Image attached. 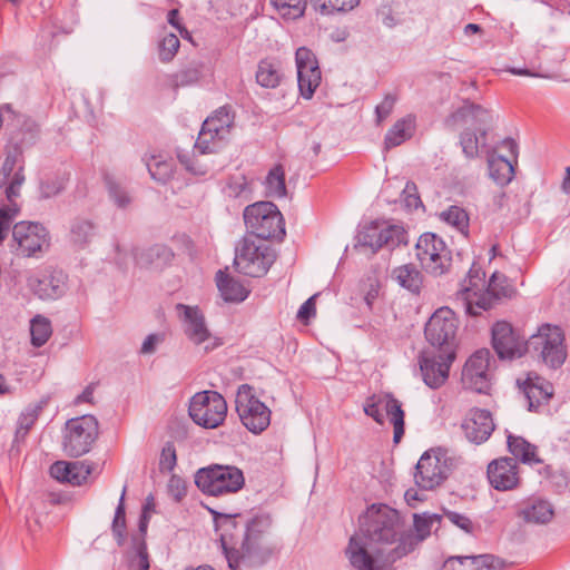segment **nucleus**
<instances>
[{"label":"nucleus","mask_w":570,"mask_h":570,"mask_svg":"<svg viewBox=\"0 0 570 570\" xmlns=\"http://www.w3.org/2000/svg\"><path fill=\"white\" fill-rule=\"evenodd\" d=\"M415 546L414 534L405 530L399 512L373 503L360 517L358 531L350 538L345 553L356 570H392Z\"/></svg>","instance_id":"obj_1"},{"label":"nucleus","mask_w":570,"mask_h":570,"mask_svg":"<svg viewBox=\"0 0 570 570\" xmlns=\"http://www.w3.org/2000/svg\"><path fill=\"white\" fill-rule=\"evenodd\" d=\"M495 119L492 110L464 100L463 105L451 112L444 120L449 129L464 127L460 135V145L465 157H479L480 150L487 146L488 132Z\"/></svg>","instance_id":"obj_2"},{"label":"nucleus","mask_w":570,"mask_h":570,"mask_svg":"<svg viewBox=\"0 0 570 570\" xmlns=\"http://www.w3.org/2000/svg\"><path fill=\"white\" fill-rule=\"evenodd\" d=\"M214 522L217 530H220L222 548L232 570L252 569L265 564L274 558L279 551L274 547L266 544L264 541H257L239 548L230 546L235 541L234 533H228L229 528H236V521L228 514L218 513L212 510Z\"/></svg>","instance_id":"obj_3"},{"label":"nucleus","mask_w":570,"mask_h":570,"mask_svg":"<svg viewBox=\"0 0 570 570\" xmlns=\"http://www.w3.org/2000/svg\"><path fill=\"white\" fill-rule=\"evenodd\" d=\"M243 218L246 235H254V238L262 242L282 239L285 234L283 214L272 202L261 200L246 206Z\"/></svg>","instance_id":"obj_4"},{"label":"nucleus","mask_w":570,"mask_h":570,"mask_svg":"<svg viewBox=\"0 0 570 570\" xmlns=\"http://www.w3.org/2000/svg\"><path fill=\"white\" fill-rule=\"evenodd\" d=\"M276 255L271 246L254 235H244L235 247L234 265L240 274L250 277L264 276L273 263Z\"/></svg>","instance_id":"obj_5"},{"label":"nucleus","mask_w":570,"mask_h":570,"mask_svg":"<svg viewBox=\"0 0 570 570\" xmlns=\"http://www.w3.org/2000/svg\"><path fill=\"white\" fill-rule=\"evenodd\" d=\"M195 484L205 494L220 497L240 491L245 476L235 465L212 464L196 472Z\"/></svg>","instance_id":"obj_6"},{"label":"nucleus","mask_w":570,"mask_h":570,"mask_svg":"<svg viewBox=\"0 0 570 570\" xmlns=\"http://www.w3.org/2000/svg\"><path fill=\"white\" fill-rule=\"evenodd\" d=\"M528 352L534 353L548 367L559 368L567 360L564 334L558 326L543 324L528 340Z\"/></svg>","instance_id":"obj_7"},{"label":"nucleus","mask_w":570,"mask_h":570,"mask_svg":"<svg viewBox=\"0 0 570 570\" xmlns=\"http://www.w3.org/2000/svg\"><path fill=\"white\" fill-rule=\"evenodd\" d=\"M99 435V424L94 415L70 419L62 432V448L71 458L88 453Z\"/></svg>","instance_id":"obj_8"},{"label":"nucleus","mask_w":570,"mask_h":570,"mask_svg":"<svg viewBox=\"0 0 570 570\" xmlns=\"http://www.w3.org/2000/svg\"><path fill=\"white\" fill-rule=\"evenodd\" d=\"M513 292L508 278L495 272L483 292H475L473 287L465 289L462 294V305L466 314L479 316L492 308L501 298L511 297Z\"/></svg>","instance_id":"obj_9"},{"label":"nucleus","mask_w":570,"mask_h":570,"mask_svg":"<svg viewBox=\"0 0 570 570\" xmlns=\"http://www.w3.org/2000/svg\"><path fill=\"white\" fill-rule=\"evenodd\" d=\"M235 407L242 424L253 434H261L271 423V410L248 384H242L236 393Z\"/></svg>","instance_id":"obj_10"},{"label":"nucleus","mask_w":570,"mask_h":570,"mask_svg":"<svg viewBox=\"0 0 570 570\" xmlns=\"http://www.w3.org/2000/svg\"><path fill=\"white\" fill-rule=\"evenodd\" d=\"M402 244H407V233L402 226L371 222L358 230L355 246L376 253L383 247L393 250Z\"/></svg>","instance_id":"obj_11"},{"label":"nucleus","mask_w":570,"mask_h":570,"mask_svg":"<svg viewBox=\"0 0 570 570\" xmlns=\"http://www.w3.org/2000/svg\"><path fill=\"white\" fill-rule=\"evenodd\" d=\"M234 119L235 115L229 106L217 109L204 121L195 148L202 154L216 153L229 135Z\"/></svg>","instance_id":"obj_12"},{"label":"nucleus","mask_w":570,"mask_h":570,"mask_svg":"<svg viewBox=\"0 0 570 570\" xmlns=\"http://www.w3.org/2000/svg\"><path fill=\"white\" fill-rule=\"evenodd\" d=\"M176 311L181 322L183 331L188 341L208 353L223 343L213 335L207 326L203 312L197 306L177 304Z\"/></svg>","instance_id":"obj_13"},{"label":"nucleus","mask_w":570,"mask_h":570,"mask_svg":"<svg viewBox=\"0 0 570 570\" xmlns=\"http://www.w3.org/2000/svg\"><path fill=\"white\" fill-rule=\"evenodd\" d=\"M188 412L197 425L215 429L226 419L227 403L218 392L203 391L191 397Z\"/></svg>","instance_id":"obj_14"},{"label":"nucleus","mask_w":570,"mask_h":570,"mask_svg":"<svg viewBox=\"0 0 570 570\" xmlns=\"http://www.w3.org/2000/svg\"><path fill=\"white\" fill-rule=\"evenodd\" d=\"M415 255L421 266L434 276L446 273L452 262L451 250L445 242L434 233H424L419 237Z\"/></svg>","instance_id":"obj_15"},{"label":"nucleus","mask_w":570,"mask_h":570,"mask_svg":"<svg viewBox=\"0 0 570 570\" xmlns=\"http://www.w3.org/2000/svg\"><path fill=\"white\" fill-rule=\"evenodd\" d=\"M452 466L453 460L445 451H426L415 466V484L422 490H433L449 476Z\"/></svg>","instance_id":"obj_16"},{"label":"nucleus","mask_w":570,"mask_h":570,"mask_svg":"<svg viewBox=\"0 0 570 570\" xmlns=\"http://www.w3.org/2000/svg\"><path fill=\"white\" fill-rule=\"evenodd\" d=\"M459 320L449 307L436 309L429 318L424 334L426 341L442 352H455Z\"/></svg>","instance_id":"obj_17"},{"label":"nucleus","mask_w":570,"mask_h":570,"mask_svg":"<svg viewBox=\"0 0 570 570\" xmlns=\"http://www.w3.org/2000/svg\"><path fill=\"white\" fill-rule=\"evenodd\" d=\"M363 411L377 424H384L385 412L394 428L393 441L399 443L404 435V411L402 404L391 393L373 394L368 396L363 405Z\"/></svg>","instance_id":"obj_18"},{"label":"nucleus","mask_w":570,"mask_h":570,"mask_svg":"<svg viewBox=\"0 0 570 570\" xmlns=\"http://www.w3.org/2000/svg\"><path fill=\"white\" fill-rule=\"evenodd\" d=\"M12 239L14 250L23 257H37L50 246V234L40 223H17L12 227Z\"/></svg>","instance_id":"obj_19"},{"label":"nucleus","mask_w":570,"mask_h":570,"mask_svg":"<svg viewBox=\"0 0 570 570\" xmlns=\"http://www.w3.org/2000/svg\"><path fill=\"white\" fill-rule=\"evenodd\" d=\"M491 333L492 346L501 360L519 358L529 350L528 341L508 322H497L492 326Z\"/></svg>","instance_id":"obj_20"},{"label":"nucleus","mask_w":570,"mask_h":570,"mask_svg":"<svg viewBox=\"0 0 570 570\" xmlns=\"http://www.w3.org/2000/svg\"><path fill=\"white\" fill-rule=\"evenodd\" d=\"M455 358V352L423 351L419 356L420 372L424 383L431 389H439L449 377V371Z\"/></svg>","instance_id":"obj_21"},{"label":"nucleus","mask_w":570,"mask_h":570,"mask_svg":"<svg viewBox=\"0 0 570 570\" xmlns=\"http://www.w3.org/2000/svg\"><path fill=\"white\" fill-rule=\"evenodd\" d=\"M295 62L299 95L311 99L322 79L318 61L312 50L301 47L296 50Z\"/></svg>","instance_id":"obj_22"},{"label":"nucleus","mask_w":570,"mask_h":570,"mask_svg":"<svg viewBox=\"0 0 570 570\" xmlns=\"http://www.w3.org/2000/svg\"><path fill=\"white\" fill-rule=\"evenodd\" d=\"M490 351L482 348L471 355L463 367V382L479 393H484L490 385Z\"/></svg>","instance_id":"obj_23"},{"label":"nucleus","mask_w":570,"mask_h":570,"mask_svg":"<svg viewBox=\"0 0 570 570\" xmlns=\"http://www.w3.org/2000/svg\"><path fill=\"white\" fill-rule=\"evenodd\" d=\"M237 523L236 528H229L228 533H234L235 541L232 544L237 543V539H242L240 544L245 547L257 541H264V535L269 533L272 528V519L267 514H259L249 521L243 520L240 515H230Z\"/></svg>","instance_id":"obj_24"},{"label":"nucleus","mask_w":570,"mask_h":570,"mask_svg":"<svg viewBox=\"0 0 570 570\" xmlns=\"http://www.w3.org/2000/svg\"><path fill=\"white\" fill-rule=\"evenodd\" d=\"M494 422L488 410L472 409L462 422L466 439L475 444L485 442L494 431Z\"/></svg>","instance_id":"obj_25"},{"label":"nucleus","mask_w":570,"mask_h":570,"mask_svg":"<svg viewBox=\"0 0 570 570\" xmlns=\"http://www.w3.org/2000/svg\"><path fill=\"white\" fill-rule=\"evenodd\" d=\"M490 484L499 491L514 489L519 484L518 465L512 458H500L488 465Z\"/></svg>","instance_id":"obj_26"},{"label":"nucleus","mask_w":570,"mask_h":570,"mask_svg":"<svg viewBox=\"0 0 570 570\" xmlns=\"http://www.w3.org/2000/svg\"><path fill=\"white\" fill-rule=\"evenodd\" d=\"M28 286L41 299H56L66 291V276L62 272L30 276Z\"/></svg>","instance_id":"obj_27"},{"label":"nucleus","mask_w":570,"mask_h":570,"mask_svg":"<svg viewBox=\"0 0 570 570\" xmlns=\"http://www.w3.org/2000/svg\"><path fill=\"white\" fill-rule=\"evenodd\" d=\"M48 403L49 399L42 397L41 400L24 407V410L19 414L17 421L14 442L19 443L26 439L43 410L48 406Z\"/></svg>","instance_id":"obj_28"},{"label":"nucleus","mask_w":570,"mask_h":570,"mask_svg":"<svg viewBox=\"0 0 570 570\" xmlns=\"http://www.w3.org/2000/svg\"><path fill=\"white\" fill-rule=\"evenodd\" d=\"M97 234L96 224L86 217H76L70 222L69 242L79 249L86 248Z\"/></svg>","instance_id":"obj_29"},{"label":"nucleus","mask_w":570,"mask_h":570,"mask_svg":"<svg viewBox=\"0 0 570 570\" xmlns=\"http://www.w3.org/2000/svg\"><path fill=\"white\" fill-rule=\"evenodd\" d=\"M415 121L416 119L413 115L399 119L385 135V149L397 147L409 140L415 131Z\"/></svg>","instance_id":"obj_30"},{"label":"nucleus","mask_w":570,"mask_h":570,"mask_svg":"<svg viewBox=\"0 0 570 570\" xmlns=\"http://www.w3.org/2000/svg\"><path fill=\"white\" fill-rule=\"evenodd\" d=\"M217 287L226 302L239 303L247 298L249 291L237 279L218 271L216 274Z\"/></svg>","instance_id":"obj_31"},{"label":"nucleus","mask_w":570,"mask_h":570,"mask_svg":"<svg viewBox=\"0 0 570 570\" xmlns=\"http://www.w3.org/2000/svg\"><path fill=\"white\" fill-rule=\"evenodd\" d=\"M174 257L171 249L161 244L154 245L136 255V262L142 267L160 268L167 265Z\"/></svg>","instance_id":"obj_32"},{"label":"nucleus","mask_w":570,"mask_h":570,"mask_svg":"<svg viewBox=\"0 0 570 570\" xmlns=\"http://www.w3.org/2000/svg\"><path fill=\"white\" fill-rule=\"evenodd\" d=\"M554 511L550 502L541 499L530 501L524 508L519 511L525 522L531 523H548L553 518Z\"/></svg>","instance_id":"obj_33"},{"label":"nucleus","mask_w":570,"mask_h":570,"mask_svg":"<svg viewBox=\"0 0 570 570\" xmlns=\"http://www.w3.org/2000/svg\"><path fill=\"white\" fill-rule=\"evenodd\" d=\"M508 449L511 452V454L515 459H519L522 463L537 464L541 462L537 455V446L529 443L525 439L521 436H514L512 434H509Z\"/></svg>","instance_id":"obj_34"},{"label":"nucleus","mask_w":570,"mask_h":570,"mask_svg":"<svg viewBox=\"0 0 570 570\" xmlns=\"http://www.w3.org/2000/svg\"><path fill=\"white\" fill-rule=\"evenodd\" d=\"M392 276L402 287L415 294L420 293L423 276L413 264H405L394 268Z\"/></svg>","instance_id":"obj_35"},{"label":"nucleus","mask_w":570,"mask_h":570,"mask_svg":"<svg viewBox=\"0 0 570 570\" xmlns=\"http://www.w3.org/2000/svg\"><path fill=\"white\" fill-rule=\"evenodd\" d=\"M146 166L151 178L158 183L166 184L174 176V161L171 159H166L161 155L150 156L146 159Z\"/></svg>","instance_id":"obj_36"},{"label":"nucleus","mask_w":570,"mask_h":570,"mask_svg":"<svg viewBox=\"0 0 570 570\" xmlns=\"http://www.w3.org/2000/svg\"><path fill=\"white\" fill-rule=\"evenodd\" d=\"M490 177L499 185L509 184L514 174L511 161L503 156L490 155L488 158Z\"/></svg>","instance_id":"obj_37"},{"label":"nucleus","mask_w":570,"mask_h":570,"mask_svg":"<svg viewBox=\"0 0 570 570\" xmlns=\"http://www.w3.org/2000/svg\"><path fill=\"white\" fill-rule=\"evenodd\" d=\"M265 195L267 197L285 196V167L282 163L275 164L267 173L265 180Z\"/></svg>","instance_id":"obj_38"},{"label":"nucleus","mask_w":570,"mask_h":570,"mask_svg":"<svg viewBox=\"0 0 570 570\" xmlns=\"http://www.w3.org/2000/svg\"><path fill=\"white\" fill-rule=\"evenodd\" d=\"M442 220L455 227L463 235L469 232V216L466 212L459 206H450L446 210L440 214Z\"/></svg>","instance_id":"obj_39"},{"label":"nucleus","mask_w":570,"mask_h":570,"mask_svg":"<svg viewBox=\"0 0 570 570\" xmlns=\"http://www.w3.org/2000/svg\"><path fill=\"white\" fill-rule=\"evenodd\" d=\"M256 80L263 87L274 88L281 80L279 70L273 61L263 60L258 65Z\"/></svg>","instance_id":"obj_40"},{"label":"nucleus","mask_w":570,"mask_h":570,"mask_svg":"<svg viewBox=\"0 0 570 570\" xmlns=\"http://www.w3.org/2000/svg\"><path fill=\"white\" fill-rule=\"evenodd\" d=\"M30 334H31V343L32 345L40 347L43 344L47 343L51 335V324L50 322L42 316H36L31 321L30 326Z\"/></svg>","instance_id":"obj_41"},{"label":"nucleus","mask_w":570,"mask_h":570,"mask_svg":"<svg viewBox=\"0 0 570 570\" xmlns=\"http://www.w3.org/2000/svg\"><path fill=\"white\" fill-rule=\"evenodd\" d=\"M65 174L47 176L40 184V195L42 198H51L60 194L67 184Z\"/></svg>","instance_id":"obj_42"},{"label":"nucleus","mask_w":570,"mask_h":570,"mask_svg":"<svg viewBox=\"0 0 570 570\" xmlns=\"http://www.w3.org/2000/svg\"><path fill=\"white\" fill-rule=\"evenodd\" d=\"M127 487H124L122 493L119 499L118 507L115 512L112 521V532L117 538L118 544L121 546L125 541V529H126V513H125V494Z\"/></svg>","instance_id":"obj_43"},{"label":"nucleus","mask_w":570,"mask_h":570,"mask_svg":"<svg viewBox=\"0 0 570 570\" xmlns=\"http://www.w3.org/2000/svg\"><path fill=\"white\" fill-rule=\"evenodd\" d=\"M19 210L20 208L17 203L0 207V244L7 238L12 222L19 214Z\"/></svg>","instance_id":"obj_44"},{"label":"nucleus","mask_w":570,"mask_h":570,"mask_svg":"<svg viewBox=\"0 0 570 570\" xmlns=\"http://www.w3.org/2000/svg\"><path fill=\"white\" fill-rule=\"evenodd\" d=\"M17 165H22V154L19 148L14 147L12 151H8L1 166L0 186H3L8 183Z\"/></svg>","instance_id":"obj_45"},{"label":"nucleus","mask_w":570,"mask_h":570,"mask_svg":"<svg viewBox=\"0 0 570 570\" xmlns=\"http://www.w3.org/2000/svg\"><path fill=\"white\" fill-rule=\"evenodd\" d=\"M441 523V517L433 515H414V528L417 537L414 535L416 543L424 540L431 532L433 525Z\"/></svg>","instance_id":"obj_46"},{"label":"nucleus","mask_w":570,"mask_h":570,"mask_svg":"<svg viewBox=\"0 0 570 570\" xmlns=\"http://www.w3.org/2000/svg\"><path fill=\"white\" fill-rule=\"evenodd\" d=\"M105 181H106L110 198L114 200L115 205L118 206L119 208L127 207L130 204L131 198L128 195L127 190L121 186V184L116 181L115 179H112L109 176H107L105 178Z\"/></svg>","instance_id":"obj_47"},{"label":"nucleus","mask_w":570,"mask_h":570,"mask_svg":"<svg viewBox=\"0 0 570 570\" xmlns=\"http://www.w3.org/2000/svg\"><path fill=\"white\" fill-rule=\"evenodd\" d=\"M525 396L529 401L530 410L540 405L541 401H549L552 396V387L528 384L524 389Z\"/></svg>","instance_id":"obj_48"},{"label":"nucleus","mask_w":570,"mask_h":570,"mask_svg":"<svg viewBox=\"0 0 570 570\" xmlns=\"http://www.w3.org/2000/svg\"><path fill=\"white\" fill-rule=\"evenodd\" d=\"M484 273H482L480 267H476L474 264L469 271L468 279L464 281V284L462 286V289L458 293L456 299L462 303V294L468 288H475V292H483L484 291V281H483Z\"/></svg>","instance_id":"obj_49"},{"label":"nucleus","mask_w":570,"mask_h":570,"mask_svg":"<svg viewBox=\"0 0 570 570\" xmlns=\"http://www.w3.org/2000/svg\"><path fill=\"white\" fill-rule=\"evenodd\" d=\"M180 42L176 35L168 33L159 43V58L164 62L170 61L179 49Z\"/></svg>","instance_id":"obj_50"},{"label":"nucleus","mask_w":570,"mask_h":570,"mask_svg":"<svg viewBox=\"0 0 570 570\" xmlns=\"http://www.w3.org/2000/svg\"><path fill=\"white\" fill-rule=\"evenodd\" d=\"M360 0H324L320 3V11L323 14L334 12H346L358 6Z\"/></svg>","instance_id":"obj_51"},{"label":"nucleus","mask_w":570,"mask_h":570,"mask_svg":"<svg viewBox=\"0 0 570 570\" xmlns=\"http://www.w3.org/2000/svg\"><path fill=\"white\" fill-rule=\"evenodd\" d=\"M247 191H249L248 183L243 175L230 177L225 187V193L234 198L240 197Z\"/></svg>","instance_id":"obj_52"},{"label":"nucleus","mask_w":570,"mask_h":570,"mask_svg":"<svg viewBox=\"0 0 570 570\" xmlns=\"http://www.w3.org/2000/svg\"><path fill=\"white\" fill-rule=\"evenodd\" d=\"M71 469H78V465L71 464V462L58 461L50 466V475L60 482L70 484Z\"/></svg>","instance_id":"obj_53"},{"label":"nucleus","mask_w":570,"mask_h":570,"mask_svg":"<svg viewBox=\"0 0 570 570\" xmlns=\"http://www.w3.org/2000/svg\"><path fill=\"white\" fill-rule=\"evenodd\" d=\"M71 464L78 465V469H71L70 484L81 485L92 472V465L85 461H75Z\"/></svg>","instance_id":"obj_54"},{"label":"nucleus","mask_w":570,"mask_h":570,"mask_svg":"<svg viewBox=\"0 0 570 570\" xmlns=\"http://www.w3.org/2000/svg\"><path fill=\"white\" fill-rule=\"evenodd\" d=\"M402 198L405 207L409 209H417L419 207H423L422 200L417 194V187L412 181L406 183L402 193Z\"/></svg>","instance_id":"obj_55"},{"label":"nucleus","mask_w":570,"mask_h":570,"mask_svg":"<svg viewBox=\"0 0 570 570\" xmlns=\"http://www.w3.org/2000/svg\"><path fill=\"white\" fill-rule=\"evenodd\" d=\"M22 170L23 166L20 165L18 170L13 174L12 179L9 181L8 187L6 188V196L9 204L16 203L14 198H17L20 194V187L24 181V175Z\"/></svg>","instance_id":"obj_56"},{"label":"nucleus","mask_w":570,"mask_h":570,"mask_svg":"<svg viewBox=\"0 0 570 570\" xmlns=\"http://www.w3.org/2000/svg\"><path fill=\"white\" fill-rule=\"evenodd\" d=\"M177 462L176 449L173 443H166L161 450L159 469L163 472H170Z\"/></svg>","instance_id":"obj_57"},{"label":"nucleus","mask_w":570,"mask_h":570,"mask_svg":"<svg viewBox=\"0 0 570 570\" xmlns=\"http://www.w3.org/2000/svg\"><path fill=\"white\" fill-rule=\"evenodd\" d=\"M444 517L454 525L466 533H473L474 524L469 517L455 511H445Z\"/></svg>","instance_id":"obj_58"},{"label":"nucleus","mask_w":570,"mask_h":570,"mask_svg":"<svg viewBox=\"0 0 570 570\" xmlns=\"http://www.w3.org/2000/svg\"><path fill=\"white\" fill-rule=\"evenodd\" d=\"M397 98L395 95L387 94L381 104H379L375 108L376 121L381 124L385 118H387L396 102Z\"/></svg>","instance_id":"obj_59"},{"label":"nucleus","mask_w":570,"mask_h":570,"mask_svg":"<svg viewBox=\"0 0 570 570\" xmlns=\"http://www.w3.org/2000/svg\"><path fill=\"white\" fill-rule=\"evenodd\" d=\"M186 482L178 475H171L168 481V492L176 500L180 501L186 495Z\"/></svg>","instance_id":"obj_60"},{"label":"nucleus","mask_w":570,"mask_h":570,"mask_svg":"<svg viewBox=\"0 0 570 570\" xmlns=\"http://www.w3.org/2000/svg\"><path fill=\"white\" fill-rule=\"evenodd\" d=\"M472 563L473 561H470L469 556L450 557L444 561L442 570H472Z\"/></svg>","instance_id":"obj_61"},{"label":"nucleus","mask_w":570,"mask_h":570,"mask_svg":"<svg viewBox=\"0 0 570 570\" xmlns=\"http://www.w3.org/2000/svg\"><path fill=\"white\" fill-rule=\"evenodd\" d=\"M469 557L470 561H473V563L471 564L472 570H491L495 567V558L492 554H480Z\"/></svg>","instance_id":"obj_62"},{"label":"nucleus","mask_w":570,"mask_h":570,"mask_svg":"<svg viewBox=\"0 0 570 570\" xmlns=\"http://www.w3.org/2000/svg\"><path fill=\"white\" fill-rule=\"evenodd\" d=\"M307 0H287V19H298L304 16Z\"/></svg>","instance_id":"obj_63"},{"label":"nucleus","mask_w":570,"mask_h":570,"mask_svg":"<svg viewBox=\"0 0 570 570\" xmlns=\"http://www.w3.org/2000/svg\"><path fill=\"white\" fill-rule=\"evenodd\" d=\"M315 296L306 299L297 312V318L302 322H307L312 316L315 315Z\"/></svg>","instance_id":"obj_64"}]
</instances>
